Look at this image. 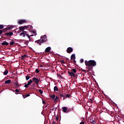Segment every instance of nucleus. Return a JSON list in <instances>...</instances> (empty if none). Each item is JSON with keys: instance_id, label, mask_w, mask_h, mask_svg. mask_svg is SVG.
Returning <instances> with one entry per match:
<instances>
[{"instance_id": "obj_27", "label": "nucleus", "mask_w": 124, "mask_h": 124, "mask_svg": "<svg viewBox=\"0 0 124 124\" xmlns=\"http://www.w3.org/2000/svg\"><path fill=\"white\" fill-rule=\"evenodd\" d=\"M4 28V25H0V30H2Z\"/></svg>"}, {"instance_id": "obj_28", "label": "nucleus", "mask_w": 124, "mask_h": 124, "mask_svg": "<svg viewBox=\"0 0 124 124\" xmlns=\"http://www.w3.org/2000/svg\"><path fill=\"white\" fill-rule=\"evenodd\" d=\"M78 76V75L76 74H74V75L73 76V77H74V78H77V77Z\"/></svg>"}, {"instance_id": "obj_25", "label": "nucleus", "mask_w": 124, "mask_h": 124, "mask_svg": "<svg viewBox=\"0 0 124 124\" xmlns=\"http://www.w3.org/2000/svg\"><path fill=\"white\" fill-rule=\"evenodd\" d=\"M70 95H71V94H67L66 95H65V98H67V97H70Z\"/></svg>"}, {"instance_id": "obj_34", "label": "nucleus", "mask_w": 124, "mask_h": 124, "mask_svg": "<svg viewBox=\"0 0 124 124\" xmlns=\"http://www.w3.org/2000/svg\"><path fill=\"white\" fill-rule=\"evenodd\" d=\"M58 77H59V78H62V75H61L60 74H58Z\"/></svg>"}, {"instance_id": "obj_26", "label": "nucleus", "mask_w": 124, "mask_h": 124, "mask_svg": "<svg viewBox=\"0 0 124 124\" xmlns=\"http://www.w3.org/2000/svg\"><path fill=\"white\" fill-rule=\"evenodd\" d=\"M50 97H51V98H52V99H54L56 97V95H55V94L52 95L50 96Z\"/></svg>"}, {"instance_id": "obj_49", "label": "nucleus", "mask_w": 124, "mask_h": 124, "mask_svg": "<svg viewBox=\"0 0 124 124\" xmlns=\"http://www.w3.org/2000/svg\"><path fill=\"white\" fill-rule=\"evenodd\" d=\"M56 124V122H55V121H53V122H52V124Z\"/></svg>"}, {"instance_id": "obj_41", "label": "nucleus", "mask_w": 124, "mask_h": 124, "mask_svg": "<svg viewBox=\"0 0 124 124\" xmlns=\"http://www.w3.org/2000/svg\"><path fill=\"white\" fill-rule=\"evenodd\" d=\"M61 63L62 64H63V63H65V62H64V61H61Z\"/></svg>"}, {"instance_id": "obj_32", "label": "nucleus", "mask_w": 124, "mask_h": 124, "mask_svg": "<svg viewBox=\"0 0 124 124\" xmlns=\"http://www.w3.org/2000/svg\"><path fill=\"white\" fill-rule=\"evenodd\" d=\"M35 72L36 73H39V70H38V69H36Z\"/></svg>"}, {"instance_id": "obj_13", "label": "nucleus", "mask_w": 124, "mask_h": 124, "mask_svg": "<svg viewBox=\"0 0 124 124\" xmlns=\"http://www.w3.org/2000/svg\"><path fill=\"white\" fill-rule=\"evenodd\" d=\"M1 45H2L3 46H7V45H9V43H8L6 41H4L3 42H2L1 44Z\"/></svg>"}, {"instance_id": "obj_43", "label": "nucleus", "mask_w": 124, "mask_h": 124, "mask_svg": "<svg viewBox=\"0 0 124 124\" xmlns=\"http://www.w3.org/2000/svg\"><path fill=\"white\" fill-rule=\"evenodd\" d=\"M82 72H86V71H87L86 70H84V69H82Z\"/></svg>"}, {"instance_id": "obj_12", "label": "nucleus", "mask_w": 124, "mask_h": 124, "mask_svg": "<svg viewBox=\"0 0 124 124\" xmlns=\"http://www.w3.org/2000/svg\"><path fill=\"white\" fill-rule=\"evenodd\" d=\"M51 51V47L48 46L47 48H46L45 52L46 53H49Z\"/></svg>"}, {"instance_id": "obj_2", "label": "nucleus", "mask_w": 124, "mask_h": 124, "mask_svg": "<svg viewBox=\"0 0 124 124\" xmlns=\"http://www.w3.org/2000/svg\"><path fill=\"white\" fill-rule=\"evenodd\" d=\"M85 64L86 66H91L93 67V66L96 65V62L94 60H90L89 61H85Z\"/></svg>"}, {"instance_id": "obj_22", "label": "nucleus", "mask_w": 124, "mask_h": 124, "mask_svg": "<svg viewBox=\"0 0 124 124\" xmlns=\"http://www.w3.org/2000/svg\"><path fill=\"white\" fill-rule=\"evenodd\" d=\"M54 99V102H58V100L59 99V97H58V96H56V97Z\"/></svg>"}, {"instance_id": "obj_6", "label": "nucleus", "mask_w": 124, "mask_h": 124, "mask_svg": "<svg viewBox=\"0 0 124 124\" xmlns=\"http://www.w3.org/2000/svg\"><path fill=\"white\" fill-rule=\"evenodd\" d=\"M26 23H27V20L25 19L18 20L17 22V24L18 25H23V24H25Z\"/></svg>"}, {"instance_id": "obj_48", "label": "nucleus", "mask_w": 124, "mask_h": 124, "mask_svg": "<svg viewBox=\"0 0 124 124\" xmlns=\"http://www.w3.org/2000/svg\"><path fill=\"white\" fill-rule=\"evenodd\" d=\"M43 104H45V101H43Z\"/></svg>"}, {"instance_id": "obj_36", "label": "nucleus", "mask_w": 124, "mask_h": 124, "mask_svg": "<svg viewBox=\"0 0 124 124\" xmlns=\"http://www.w3.org/2000/svg\"><path fill=\"white\" fill-rule=\"evenodd\" d=\"M22 96L23 97V98H26L27 97V95H24V94H22Z\"/></svg>"}, {"instance_id": "obj_42", "label": "nucleus", "mask_w": 124, "mask_h": 124, "mask_svg": "<svg viewBox=\"0 0 124 124\" xmlns=\"http://www.w3.org/2000/svg\"><path fill=\"white\" fill-rule=\"evenodd\" d=\"M31 32H32V33H34H34H36V32L35 31H32Z\"/></svg>"}, {"instance_id": "obj_9", "label": "nucleus", "mask_w": 124, "mask_h": 124, "mask_svg": "<svg viewBox=\"0 0 124 124\" xmlns=\"http://www.w3.org/2000/svg\"><path fill=\"white\" fill-rule=\"evenodd\" d=\"M90 121L91 124H95L96 123V122H95V119L93 117H91Z\"/></svg>"}, {"instance_id": "obj_7", "label": "nucleus", "mask_w": 124, "mask_h": 124, "mask_svg": "<svg viewBox=\"0 0 124 124\" xmlns=\"http://www.w3.org/2000/svg\"><path fill=\"white\" fill-rule=\"evenodd\" d=\"M31 83H32V80L30 79V80L28 81L27 84H26L24 85L25 88H26V89H27V88H29V86H30V85H31Z\"/></svg>"}, {"instance_id": "obj_11", "label": "nucleus", "mask_w": 124, "mask_h": 124, "mask_svg": "<svg viewBox=\"0 0 124 124\" xmlns=\"http://www.w3.org/2000/svg\"><path fill=\"white\" fill-rule=\"evenodd\" d=\"M59 95H60L61 98H62L63 100L65 99V95L62 94V93H59Z\"/></svg>"}, {"instance_id": "obj_17", "label": "nucleus", "mask_w": 124, "mask_h": 124, "mask_svg": "<svg viewBox=\"0 0 124 124\" xmlns=\"http://www.w3.org/2000/svg\"><path fill=\"white\" fill-rule=\"evenodd\" d=\"M19 30L20 31H22L23 32L24 31H25V28L23 26H21L19 28Z\"/></svg>"}, {"instance_id": "obj_38", "label": "nucleus", "mask_w": 124, "mask_h": 124, "mask_svg": "<svg viewBox=\"0 0 124 124\" xmlns=\"http://www.w3.org/2000/svg\"><path fill=\"white\" fill-rule=\"evenodd\" d=\"M27 27H29V29H32V26H31V25H29L27 26Z\"/></svg>"}, {"instance_id": "obj_50", "label": "nucleus", "mask_w": 124, "mask_h": 124, "mask_svg": "<svg viewBox=\"0 0 124 124\" xmlns=\"http://www.w3.org/2000/svg\"><path fill=\"white\" fill-rule=\"evenodd\" d=\"M25 44H26V45H28V43L27 42H25Z\"/></svg>"}, {"instance_id": "obj_21", "label": "nucleus", "mask_w": 124, "mask_h": 124, "mask_svg": "<svg viewBox=\"0 0 124 124\" xmlns=\"http://www.w3.org/2000/svg\"><path fill=\"white\" fill-rule=\"evenodd\" d=\"M15 44V42L14 40H12V41L10 43V45L12 46Z\"/></svg>"}, {"instance_id": "obj_47", "label": "nucleus", "mask_w": 124, "mask_h": 124, "mask_svg": "<svg viewBox=\"0 0 124 124\" xmlns=\"http://www.w3.org/2000/svg\"><path fill=\"white\" fill-rule=\"evenodd\" d=\"M24 57V58H27V57H28V56L27 55H25L24 56H23Z\"/></svg>"}, {"instance_id": "obj_24", "label": "nucleus", "mask_w": 124, "mask_h": 124, "mask_svg": "<svg viewBox=\"0 0 124 124\" xmlns=\"http://www.w3.org/2000/svg\"><path fill=\"white\" fill-rule=\"evenodd\" d=\"M72 72H73V73H76L77 72V70L76 68L72 69Z\"/></svg>"}, {"instance_id": "obj_14", "label": "nucleus", "mask_w": 124, "mask_h": 124, "mask_svg": "<svg viewBox=\"0 0 124 124\" xmlns=\"http://www.w3.org/2000/svg\"><path fill=\"white\" fill-rule=\"evenodd\" d=\"M62 110L64 112V113H66V112H67V108L66 107H62Z\"/></svg>"}, {"instance_id": "obj_8", "label": "nucleus", "mask_w": 124, "mask_h": 124, "mask_svg": "<svg viewBox=\"0 0 124 124\" xmlns=\"http://www.w3.org/2000/svg\"><path fill=\"white\" fill-rule=\"evenodd\" d=\"M73 52V48L71 47H69L67 48V53L68 54H70L71 53H72Z\"/></svg>"}, {"instance_id": "obj_35", "label": "nucleus", "mask_w": 124, "mask_h": 124, "mask_svg": "<svg viewBox=\"0 0 124 124\" xmlns=\"http://www.w3.org/2000/svg\"><path fill=\"white\" fill-rule=\"evenodd\" d=\"M80 62L81 63L84 62V59H80Z\"/></svg>"}, {"instance_id": "obj_3", "label": "nucleus", "mask_w": 124, "mask_h": 124, "mask_svg": "<svg viewBox=\"0 0 124 124\" xmlns=\"http://www.w3.org/2000/svg\"><path fill=\"white\" fill-rule=\"evenodd\" d=\"M20 35H21V36H23V37H25V36H27V37H28L29 39H31V36H33V35H31L30 36V35H29V34H28L27 33V31H24L23 32H21L20 34Z\"/></svg>"}, {"instance_id": "obj_18", "label": "nucleus", "mask_w": 124, "mask_h": 124, "mask_svg": "<svg viewBox=\"0 0 124 124\" xmlns=\"http://www.w3.org/2000/svg\"><path fill=\"white\" fill-rule=\"evenodd\" d=\"M88 70L87 71V72H90V71H91V70H93V67H92V66H88Z\"/></svg>"}, {"instance_id": "obj_15", "label": "nucleus", "mask_w": 124, "mask_h": 124, "mask_svg": "<svg viewBox=\"0 0 124 124\" xmlns=\"http://www.w3.org/2000/svg\"><path fill=\"white\" fill-rule=\"evenodd\" d=\"M68 74H69V76H70L71 77H73V76L74 75V73H73V72H68Z\"/></svg>"}, {"instance_id": "obj_40", "label": "nucleus", "mask_w": 124, "mask_h": 124, "mask_svg": "<svg viewBox=\"0 0 124 124\" xmlns=\"http://www.w3.org/2000/svg\"><path fill=\"white\" fill-rule=\"evenodd\" d=\"M73 62H74V63H76V61H75V59L73 60Z\"/></svg>"}, {"instance_id": "obj_10", "label": "nucleus", "mask_w": 124, "mask_h": 124, "mask_svg": "<svg viewBox=\"0 0 124 124\" xmlns=\"http://www.w3.org/2000/svg\"><path fill=\"white\" fill-rule=\"evenodd\" d=\"M5 36H10V37H11L12 35H13V32H9L8 33H5Z\"/></svg>"}, {"instance_id": "obj_44", "label": "nucleus", "mask_w": 124, "mask_h": 124, "mask_svg": "<svg viewBox=\"0 0 124 124\" xmlns=\"http://www.w3.org/2000/svg\"><path fill=\"white\" fill-rule=\"evenodd\" d=\"M21 59H22V60H24V59H25V56H22L21 57Z\"/></svg>"}, {"instance_id": "obj_20", "label": "nucleus", "mask_w": 124, "mask_h": 124, "mask_svg": "<svg viewBox=\"0 0 124 124\" xmlns=\"http://www.w3.org/2000/svg\"><path fill=\"white\" fill-rule=\"evenodd\" d=\"M54 91L55 92H59V88H58V86H55L54 88Z\"/></svg>"}, {"instance_id": "obj_52", "label": "nucleus", "mask_w": 124, "mask_h": 124, "mask_svg": "<svg viewBox=\"0 0 124 124\" xmlns=\"http://www.w3.org/2000/svg\"><path fill=\"white\" fill-rule=\"evenodd\" d=\"M66 61H68V58H67Z\"/></svg>"}, {"instance_id": "obj_23", "label": "nucleus", "mask_w": 124, "mask_h": 124, "mask_svg": "<svg viewBox=\"0 0 124 124\" xmlns=\"http://www.w3.org/2000/svg\"><path fill=\"white\" fill-rule=\"evenodd\" d=\"M7 74H8V70H6L3 73L4 75H7Z\"/></svg>"}, {"instance_id": "obj_4", "label": "nucleus", "mask_w": 124, "mask_h": 124, "mask_svg": "<svg viewBox=\"0 0 124 124\" xmlns=\"http://www.w3.org/2000/svg\"><path fill=\"white\" fill-rule=\"evenodd\" d=\"M14 27L13 26H11L9 27H7L6 28L4 29L3 30H0V34H1L2 32H4L5 31H9V30H12V29H13Z\"/></svg>"}, {"instance_id": "obj_33", "label": "nucleus", "mask_w": 124, "mask_h": 124, "mask_svg": "<svg viewBox=\"0 0 124 124\" xmlns=\"http://www.w3.org/2000/svg\"><path fill=\"white\" fill-rule=\"evenodd\" d=\"M24 28V30H26V29L27 28H30V27H29V26H23Z\"/></svg>"}, {"instance_id": "obj_16", "label": "nucleus", "mask_w": 124, "mask_h": 124, "mask_svg": "<svg viewBox=\"0 0 124 124\" xmlns=\"http://www.w3.org/2000/svg\"><path fill=\"white\" fill-rule=\"evenodd\" d=\"M76 59V57H75V54H73L71 56V60L72 61L73 60H75Z\"/></svg>"}, {"instance_id": "obj_29", "label": "nucleus", "mask_w": 124, "mask_h": 124, "mask_svg": "<svg viewBox=\"0 0 124 124\" xmlns=\"http://www.w3.org/2000/svg\"><path fill=\"white\" fill-rule=\"evenodd\" d=\"M39 93H40L41 94H42V93H43V91H42L41 89H40L39 90Z\"/></svg>"}, {"instance_id": "obj_39", "label": "nucleus", "mask_w": 124, "mask_h": 124, "mask_svg": "<svg viewBox=\"0 0 124 124\" xmlns=\"http://www.w3.org/2000/svg\"><path fill=\"white\" fill-rule=\"evenodd\" d=\"M79 124H85V122H84V121H82V122H80Z\"/></svg>"}, {"instance_id": "obj_46", "label": "nucleus", "mask_w": 124, "mask_h": 124, "mask_svg": "<svg viewBox=\"0 0 124 124\" xmlns=\"http://www.w3.org/2000/svg\"><path fill=\"white\" fill-rule=\"evenodd\" d=\"M56 121H58L59 120V117H57L56 118Z\"/></svg>"}, {"instance_id": "obj_1", "label": "nucleus", "mask_w": 124, "mask_h": 124, "mask_svg": "<svg viewBox=\"0 0 124 124\" xmlns=\"http://www.w3.org/2000/svg\"><path fill=\"white\" fill-rule=\"evenodd\" d=\"M47 41V38H46V35H43L41 37V39H39L37 41H35V43L39 44V45L41 46L42 43H44V42Z\"/></svg>"}, {"instance_id": "obj_19", "label": "nucleus", "mask_w": 124, "mask_h": 124, "mask_svg": "<svg viewBox=\"0 0 124 124\" xmlns=\"http://www.w3.org/2000/svg\"><path fill=\"white\" fill-rule=\"evenodd\" d=\"M11 83V80L8 79L5 81V84H10Z\"/></svg>"}, {"instance_id": "obj_5", "label": "nucleus", "mask_w": 124, "mask_h": 124, "mask_svg": "<svg viewBox=\"0 0 124 124\" xmlns=\"http://www.w3.org/2000/svg\"><path fill=\"white\" fill-rule=\"evenodd\" d=\"M32 82H33V83H35V84L37 85V86H38V84H39V82H40V80H39V79L34 77L32 78Z\"/></svg>"}, {"instance_id": "obj_51", "label": "nucleus", "mask_w": 124, "mask_h": 124, "mask_svg": "<svg viewBox=\"0 0 124 124\" xmlns=\"http://www.w3.org/2000/svg\"><path fill=\"white\" fill-rule=\"evenodd\" d=\"M34 86H35V83L33 84L32 86L34 87Z\"/></svg>"}, {"instance_id": "obj_37", "label": "nucleus", "mask_w": 124, "mask_h": 124, "mask_svg": "<svg viewBox=\"0 0 124 124\" xmlns=\"http://www.w3.org/2000/svg\"><path fill=\"white\" fill-rule=\"evenodd\" d=\"M15 92H16V93H20V91H19V90H18V89H16L15 90Z\"/></svg>"}, {"instance_id": "obj_31", "label": "nucleus", "mask_w": 124, "mask_h": 124, "mask_svg": "<svg viewBox=\"0 0 124 124\" xmlns=\"http://www.w3.org/2000/svg\"><path fill=\"white\" fill-rule=\"evenodd\" d=\"M16 87H20V85H19V83H18L17 82L16 83Z\"/></svg>"}, {"instance_id": "obj_45", "label": "nucleus", "mask_w": 124, "mask_h": 124, "mask_svg": "<svg viewBox=\"0 0 124 124\" xmlns=\"http://www.w3.org/2000/svg\"><path fill=\"white\" fill-rule=\"evenodd\" d=\"M30 94H26V96L28 97H29V96H30Z\"/></svg>"}, {"instance_id": "obj_30", "label": "nucleus", "mask_w": 124, "mask_h": 124, "mask_svg": "<svg viewBox=\"0 0 124 124\" xmlns=\"http://www.w3.org/2000/svg\"><path fill=\"white\" fill-rule=\"evenodd\" d=\"M30 78H31V77H30V76H27L26 77V79L27 80H29L30 79Z\"/></svg>"}]
</instances>
